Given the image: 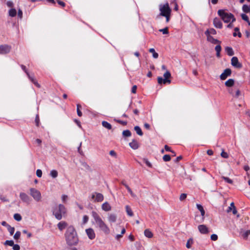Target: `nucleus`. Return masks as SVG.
Masks as SVG:
<instances>
[{"label": "nucleus", "mask_w": 250, "mask_h": 250, "mask_svg": "<svg viewBox=\"0 0 250 250\" xmlns=\"http://www.w3.org/2000/svg\"><path fill=\"white\" fill-rule=\"evenodd\" d=\"M129 146L133 149H136L139 147V145L138 142H130Z\"/></svg>", "instance_id": "nucleus-20"}, {"label": "nucleus", "mask_w": 250, "mask_h": 250, "mask_svg": "<svg viewBox=\"0 0 250 250\" xmlns=\"http://www.w3.org/2000/svg\"><path fill=\"white\" fill-rule=\"evenodd\" d=\"M13 250H20V246L18 244H14L13 246Z\"/></svg>", "instance_id": "nucleus-56"}, {"label": "nucleus", "mask_w": 250, "mask_h": 250, "mask_svg": "<svg viewBox=\"0 0 250 250\" xmlns=\"http://www.w3.org/2000/svg\"><path fill=\"white\" fill-rule=\"evenodd\" d=\"M193 243V240L192 239H189L188 240L186 244V247L188 249H189L191 248V245Z\"/></svg>", "instance_id": "nucleus-38"}, {"label": "nucleus", "mask_w": 250, "mask_h": 250, "mask_svg": "<svg viewBox=\"0 0 250 250\" xmlns=\"http://www.w3.org/2000/svg\"><path fill=\"white\" fill-rule=\"evenodd\" d=\"M30 194L33 198V199L37 202L41 201L42 195L39 190L34 188H30Z\"/></svg>", "instance_id": "nucleus-6"}, {"label": "nucleus", "mask_w": 250, "mask_h": 250, "mask_svg": "<svg viewBox=\"0 0 250 250\" xmlns=\"http://www.w3.org/2000/svg\"><path fill=\"white\" fill-rule=\"evenodd\" d=\"M222 179H223L226 182L229 184H232L233 183L232 180L228 177L223 176Z\"/></svg>", "instance_id": "nucleus-43"}, {"label": "nucleus", "mask_w": 250, "mask_h": 250, "mask_svg": "<svg viewBox=\"0 0 250 250\" xmlns=\"http://www.w3.org/2000/svg\"><path fill=\"white\" fill-rule=\"evenodd\" d=\"M159 10L160 13L158 17H165L166 19V21L168 22L170 20L171 12V10L168 3H166L164 4L160 5Z\"/></svg>", "instance_id": "nucleus-3"}, {"label": "nucleus", "mask_w": 250, "mask_h": 250, "mask_svg": "<svg viewBox=\"0 0 250 250\" xmlns=\"http://www.w3.org/2000/svg\"><path fill=\"white\" fill-rule=\"evenodd\" d=\"M14 244V243L13 240H6L4 243V245H8L10 246H13Z\"/></svg>", "instance_id": "nucleus-41"}, {"label": "nucleus", "mask_w": 250, "mask_h": 250, "mask_svg": "<svg viewBox=\"0 0 250 250\" xmlns=\"http://www.w3.org/2000/svg\"><path fill=\"white\" fill-rule=\"evenodd\" d=\"M207 153L208 155L210 156L212 155L213 154V152L211 149L208 150Z\"/></svg>", "instance_id": "nucleus-59"}, {"label": "nucleus", "mask_w": 250, "mask_h": 250, "mask_svg": "<svg viewBox=\"0 0 250 250\" xmlns=\"http://www.w3.org/2000/svg\"><path fill=\"white\" fill-rule=\"evenodd\" d=\"M150 53L152 54L153 57L156 59L158 57V54L156 53L153 48H150L149 50Z\"/></svg>", "instance_id": "nucleus-30"}, {"label": "nucleus", "mask_w": 250, "mask_h": 250, "mask_svg": "<svg viewBox=\"0 0 250 250\" xmlns=\"http://www.w3.org/2000/svg\"><path fill=\"white\" fill-rule=\"evenodd\" d=\"M57 2H58V3L60 5H61V6H62V7H64V6H65V3H64L62 1H61V0H57Z\"/></svg>", "instance_id": "nucleus-61"}, {"label": "nucleus", "mask_w": 250, "mask_h": 250, "mask_svg": "<svg viewBox=\"0 0 250 250\" xmlns=\"http://www.w3.org/2000/svg\"><path fill=\"white\" fill-rule=\"evenodd\" d=\"M160 32H162L164 34H167L168 33L167 27H166L164 29H160Z\"/></svg>", "instance_id": "nucleus-52"}, {"label": "nucleus", "mask_w": 250, "mask_h": 250, "mask_svg": "<svg viewBox=\"0 0 250 250\" xmlns=\"http://www.w3.org/2000/svg\"><path fill=\"white\" fill-rule=\"evenodd\" d=\"M216 34V31L213 28H211L209 30H207L205 32L206 35H210V34L215 35Z\"/></svg>", "instance_id": "nucleus-28"}, {"label": "nucleus", "mask_w": 250, "mask_h": 250, "mask_svg": "<svg viewBox=\"0 0 250 250\" xmlns=\"http://www.w3.org/2000/svg\"><path fill=\"white\" fill-rule=\"evenodd\" d=\"M102 125L105 128L108 129H111L112 128L111 125L108 123V122L106 121H103L102 122Z\"/></svg>", "instance_id": "nucleus-27"}, {"label": "nucleus", "mask_w": 250, "mask_h": 250, "mask_svg": "<svg viewBox=\"0 0 250 250\" xmlns=\"http://www.w3.org/2000/svg\"><path fill=\"white\" fill-rule=\"evenodd\" d=\"M58 173L57 170H52L50 171V175L53 178H55L58 176Z\"/></svg>", "instance_id": "nucleus-31"}, {"label": "nucleus", "mask_w": 250, "mask_h": 250, "mask_svg": "<svg viewBox=\"0 0 250 250\" xmlns=\"http://www.w3.org/2000/svg\"><path fill=\"white\" fill-rule=\"evenodd\" d=\"M14 218L17 221H20L22 219L21 215L19 213H15L14 215Z\"/></svg>", "instance_id": "nucleus-33"}, {"label": "nucleus", "mask_w": 250, "mask_h": 250, "mask_svg": "<svg viewBox=\"0 0 250 250\" xmlns=\"http://www.w3.org/2000/svg\"><path fill=\"white\" fill-rule=\"evenodd\" d=\"M231 207H232V213L233 214H236L237 212V211L236 210V207L234 206V204L233 202L231 203L230 204Z\"/></svg>", "instance_id": "nucleus-40"}, {"label": "nucleus", "mask_w": 250, "mask_h": 250, "mask_svg": "<svg viewBox=\"0 0 250 250\" xmlns=\"http://www.w3.org/2000/svg\"><path fill=\"white\" fill-rule=\"evenodd\" d=\"M125 187L127 189V191L130 193L132 197H134L135 195L133 193L132 191L131 190V188L129 187V186L128 185H125Z\"/></svg>", "instance_id": "nucleus-49"}, {"label": "nucleus", "mask_w": 250, "mask_h": 250, "mask_svg": "<svg viewBox=\"0 0 250 250\" xmlns=\"http://www.w3.org/2000/svg\"><path fill=\"white\" fill-rule=\"evenodd\" d=\"M117 215L115 214L111 213L108 216V220L110 223H114L116 221Z\"/></svg>", "instance_id": "nucleus-17"}, {"label": "nucleus", "mask_w": 250, "mask_h": 250, "mask_svg": "<svg viewBox=\"0 0 250 250\" xmlns=\"http://www.w3.org/2000/svg\"><path fill=\"white\" fill-rule=\"evenodd\" d=\"M225 50L228 55H229L230 56L233 55L234 52H233L232 48H231L230 47H227L225 48Z\"/></svg>", "instance_id": "nucleus-24"}, {"label": "nucleus", "mask_w": 250, "mask_h": 250, "mask_svg": "<svg viewBox=\"0 0 250 250\" xmlns=\"http://www.w3.org/2000/svg\"><path fill=\"white\" fill-rule=\"evenodd\" d=\"M109 154L113 157H116V153L114 150H110L109 152Z\"/></svg>", "instance_id": "nucleus-57"}, {"label": "nucleus", "mask_w": 250, "mask_h": 250, "mask_svg": "<svg viewBox=\"0 0 250 250\" xmlns=\"http://www.w3.org/2000/svg\"><path fill=\"white\" fill-rule=\"evenodd\" d=\"M17 11L15 9H11L9 11V15L11 17H15L16 15Z\"/></svg>", "instance_id": "nucleus-32"}, {"label": "nucleus", "mask_w": 250, "mask_h": 250, "mask_svg": "<svg viewBox=\"0 0 250 250\" xmlns=\"http://www.w3.org/2000/svg\"><path fill=\"white\" fill-rule=\"evenodd\" d=\"M241 17L242 19L244 21H247H247H249V18H248V17L246 14H242L241 15Z\"/></svg>", "instance_id": "nucleus-48"}, {"label": "nucleus", "mask_w": 250, "mask_h": 250, "mask_svg": "<svg viewBox=\"0 0 250 250\" xmlns=\"http://www.w3.org/2000/svg\"><path fill=\"white\" fill-rule=\"evenodd\" d=\"M234 83V80L230 79L228 80L225 82V85L228 87H230L233 86Z\"/></svg>", "instance_id": "nucleus-25"}, {"label": "nucleus", "mask_w": 250, "mask_h": 250, "mask_svg": "<svg viewBox=\"0 0 250 250\" xmlns=\"http://www.w3.org/2000/svg\"><path fill=\"white\" fill-rule=\"evenodd\" d=\"M197 208L201 212V214L203 218H204V216L205 214V211L204 210V209L203 207V206L200 204H197L196 205Z\"/></svg>", "instance_id": "nucleus-21"}, {"label": "nucleus", "mask_w": 250, "mask_h": 250, "mask_svg": "<svg viewBox=\"0 0 250 250\" xmlns=\"http://www.w3.org/2000/svg\"><path fill=\"white\" fill-rule=\"evenodd\" d=\"M57 226L59 230L62 231L67 227V224L64 221H61L58 224Z\"/></svg>", "instance_id": "nucleus-16"}, {"label": "nucleus", "mask_w": 250, "mask_h": 250, "mask_svg": "<svg viewBox=\"0 0 250 250\" xmlns=\"http://www.w3.org/2000/svg\"><path fill=\"white\" fill-rule=\"evenodd\" d=\"M163 159L165 162H168L170 160L171 157L169 155L166 154L163 156Z\"/></svg>", "instance_id": "nucleus-36"}, {"label": "nucleus", "mask_w": 250, "mask_h": 250, "mask_svg": "<svg viewBox=\"0 0 250 250\" xmlns=\"http://www.w3.org/2000/svg\"><path fill=\"white\" fill-rule=\"evenodd\" d=\"M1 225L3 226H5L6 227H8V226H10L9 225H8L5 221H2L1 222Z\"/></svg>", "instance_id": "nucleus-62"}, {"label": "nucleus", "mask_w": 250, "mask_h": 250, "mask_svg": "<svg viewBox=\"0 0 250 250\" xmlns=\"http://www.w3.org/2000/svg\"><path fill=\"white\" fill-rule=\"evenodd\" d=\"M88 216H87V215H84L83 217V223L84 224H85L88 221Z\"/></svg>", "instance_id": "nucleus-55"}, {"label": "nucleus", "mask_w": 250, "mask_h": 250, "mask_svg": "<svg viewBox=\"0 0 250 250\" xmlns=\"http://www.w3.org/2000/svg\"><path fill=\"white\" fill-rule=\"evenodd\" d=\"M210 238L213 241H216L218 239V236L216 234H213L211 235Z\"/></svg>", "instance_id": "nucleus-54"}, {"label": "nucleus", "mask_w": 250, "mask_h": 250, "mask_svg": "<svg viewBox=\"0 0 250 250\" xmlns=\"http://www.w3.org/2000/svg\"><path fill=\"white\" fill-rule=\"evenodd\" d=\"M85 231L87 235L90 240H93L95 238V233L92 229H87L85 230Z\"/></svg>", "instance_id": "nucleus-11"}, {"label": "nucleus", "mask_w": 250, "mask_h": 250, "mask_svg": "<svg viewBox=\"0 0 250 250\" xmlns=\"http://www.w3.org/2000/svg\"><path fill=\"white\" fill-rule=\"evenodd\" d=\"M64 237L66 244L69 246H77L79 243V237L77 231L72 226L67 228L64 233Z\"/></svg>", "instance_id": "nucleus-1"}, {"label": "nucleus", "mask_w": 250, "mask_h": 250, "mask_svg": "<svg viewBox=\"0 0 250 250\" xmlns=\"http://www.w3.org/2000/svg\"><path fill=\"white\" fill-rule=\"evenodd\" d=\"M218 13L222 19L225 22H229L230 21L233 22L235 20V19L232 14L226 13L224 10H219Z\"/></svg>", "instance_id": "nucleus-5"}, {"label": "nucleus", "mask_w": 250, "mask_h": 250, "mask_svg": "<svg viewBox=\"0 0 250 250\" xmlns=\"http://www.w3.org/2000/svg\"><path fill=\"white\" fill-rule=\"evenodd\" d=\"M20 197L22 202L29 204L31 202V198L26 193L24 192H21L20 194Z\"/></svg>", "instance_id": "nucleus-9"}, {"label": "nucleus", "mask_w": 250, "mask_h": 250, "mask_svg": "<svg viewBox=\"0 0 250 250\" xmlns=\"http://www.w3.org/2000/svg\"><path fill=\"white\" fill-rule=\"evenodd\" d=\"M241 233L243 238L245 240H247L249 235L250 234V229L245 231L243 232H241Z\"/></svg>", "instance_id": "nucleus-23"}, {"label": "nucleus", "mask_w": 250, "mask_h": 250, "mask_svg": "<svg viewBox=\"0 0 250 250\" xmlns=\"http://www.w3.org/2000/svg\"><path fill=\"white\" fill-rule=\"evenodd\" d=\"M10 47L8 45H1L0 46V54H6L10 51Z\"/></svg>", "instance_id": "nucleus-14"}, {"label": "nucleus", "mask_w": 250, "mask_h": 250, "mask_svg": "<svg viewBox=\"0 0 250 250\" xmlns=\"http://www.w3.org/2000/svg\"><path fill=\"white\" fill-rule=\"evenodd\" d=\"M31 81L34 83L35 85H36L38 87L40 88L41 87L39 83L37 82V81L34 79L33 78L31 77L30 78Z\"/></svg>", "instance_id": "nucleus-46"}, {"label": "nucleus", "mask_w": 250, "mask_h": 250, "mask_svg": "<svg viewBox=\"0 0 250 250\" xmlns=\"http://www.w3.org/2000/svg\"><path fill=\"white\" fill-rule=\"evenodd\" d=\"M215 50L217 52V56L218 57H220V52L221 50V47L220 45H218L215 47Z\"/></svg>", "instance_id": "nucleus-35"}, {"label": "nucleus", "mask_w": 250, "mask_h": 250, "mask_svg": "<svg viewBox=\"0 0 250 250\" xmlns=\"http://www.w3.org/2000/svg\"><path fill=\"white\" fill-rule=\"evenodd\" d=\"M91 199L95 202H101L104 200V195L100 193L95 192L91 195Z\"/></svg>", "instance_id": "nucleus-8"}, {"label": "nucleus", "mask_w": 250, "mask_h": 250, "mask_svg": "<svg viewBox=\"0 0 250 250\" xmlns=\"http://www.w3.org/2000/svg\"><path fill=\"white\" fill-rule=\"evenodd\" d=\"M187 195L186 193H182L180 195L179 199L181 201H183L186 199Z\"/></svg>", "instance_id": "nucleus-44"}, {"label": "nucleus", "mask_w": 250, "mask_h": 250, "mask_svg": "<svg viewBox=\"0 0 250 250\" xmlns=\"http://www.w3.org/2000/svg\"><path fill=\"white\" fill-rule=\"evenodd\" d=\"M243 11L246 13H250V9L249 6L247 5L244 4L242 7Z\"/></svg>", "instance_id": "nucleus-34"}, {"label": "nucleus", "mask_w": 250, "mask_h": 250, "mask_svg": "<svg viewBox=\"0 0 250 250\" xmlns=\"http://www.w3.org/2000/svg\"><path fill=\"white\" fill-rule=\"evenodd\" d=\"M221 156L224 158H228L229 157V155L228 153L223 150L221 153Z\"/></svg>", "instance_id": "nucleus-51"}, {"label": "nucleus", "mask_w": 250, "mask_h": 250, "mask_svg": "<svg viewBox=\"0 0 250 250\" xmlns=\"http://www.w3.org/2000/svg\"><path fill=\"white\" fill-rule=\"evenodd\" d=\"M206 36L207 37L208 41L210 42L211 43H212L213 44H217V43L220 42L219 41H218L216 39H214L210 35H206Z\"/></svg>", "instance_id": "nucleus-19"}, {"label": "nucleus", "mask_w": 250, "mask_h": 250, "mask_svg": "<svg viewBox=\"0 0 250 250\" xmlns=\"http://www.w3.org/2000/svg\"><path fill=\"white\" fill-rule=\"evenodd\" d=\"M165 150H166V151H170V152H171V153H174V156H176V153H175V152L174 151H173L172 150H171V148H170L169 146H167V145H165Z\"/></svg>", "instance_id": "nucleus-42"}, {"label": "nucleus", "mask_w": 250, "mask_h": 250, "mask_svg": "<svg viewBox=\"0 0 250 250\" xmlns=\"http://www.w3.org/2000/svg\"><path fill=\"white\" fill-rule=\"evenodd\" d=\"M66 211V209L65 207L62 204H60L58 207L53 208V214L57 220H60L62 219V215L65 214Z\"/></svg>", "instance_id": "nucleus-4"}, {"label": "nucleus", "mask_w": 250, "mask_h": 250, "mask_svg": "<svg viewBox=\"0 0 250 250\" xmlns=\"http://www.w3.org/2000/svg\"><path fill=\"white\" fill-rule=\"evenodd\" d=\"M199 231L202 234H207L208 232V228L204 225H200L198 227Z\"/></svg>", "instance_id": "nucleus-13"}, {"label": "nucleus", "mask_w": 250, "mask_h": 250, "mask_svg": "<svg viewBox=\"0 0 250 250\" xmlns=\"http://www.w3.org/2000/svg\"><path fill=\"white\" fill-rule=\"evenodd\" d=\"M77 106V111L78 115L80 117H81L82 115V113L80 111V108H81V105L79 104H78Z\"/></svg>", "instance_id": "nucleus-39"}, {"label": "nucleus", "mask_w": 250, "mask_h": 250, "mask_svg": "<svg viewBox=\"0 0 250 250\" xmlns=\"http://www.w3.org/2000/svg\"><path fill=\"white\" fill-rule=\"evenodd\" d=\"M134 130L136 132V133L140 136L143 135V132L142 131V130L141 128L138 126H136L134 127Z\"/></svg>", "instance_id": "nucleus-29"}, {"label": "nucleus", "mask_w": 250, "mask_h": 250, "mask_svg": "<svg viewBox=\"0 0 250 250\" xmlns=\"http://www.w3.org/2000/svg\"><path fill=\"white\" fill-rule=\"evenodd\" d=\"M144 234L146 237L149 238H151L153 237L152 232L148 229H146L144 231Z\"/></svg>", "instance_id": "nucleus-22"}, {"label": "nucleus", "mask_w": 250, "mask_h": 250, "mask_svg": "<svg viewBox=\"0 0 250 250\" xmlns=\"http://www.w3.org/2000/svg\"><path fill=\"white\" fill-rule=\"evenodd\" d=\"M125 209H126V213L128 214V215H129L130 216H133V213L132 211L131 208H130V207L129 206L127 205L125 206Z\"/></svg>", "instance_id": "nucleus-26"}, {"label": "nucleus", "mask_w": 250, "mask_h": 250, "mask_svg": "<svg viewBox=\"0 0 250 250\" xmlns=\"http://www.w3.org/2000/svg\"><path fill=\"white\" fill-rule=\"evenodd\" d=\"M21 234V232L19 231H17L14 235V239L16 240L18 239L20 237Z\"/></svg>", "instance_id": "nucleus-47"}, {"label": "nucleus", "mask_w": 250, "mask_h": 250, "mask_svg": "<svg viewBox=\"0 0 250 250\" xmlns=\"http://www.w3.org/2000/svg\"><path fill=\"white\" fill-rule=\"evenodd\" d=\"M144 126L147 129H149L150 128V125L147 123H145L144 124Z\"/></svg>", "instance_id": "nucleus-64"}, {"label": "nucleus", "mask_w": 250, "mask_h": 250, "mask_svg": "<svg viewBox=\"0 0 250 250\" xmlns=\"http://www.w3.org/2000/svg\"><path fill=\"white\" fill-rule=\"evenodd\" d=\"M136 90H137V86L134 85L133 86L132 88V92L134 94H135L136 93Z\"/></svg>", "instance_id": "nucleus-58"}, {"label": "nucleus", "mask_w": 250, "mask_h": 250, "mask_svg": "<svg viewBox=\"0 0 250 250\" xmlns=\"http://www.w3.org/2000/svg\"><path fill=\"white\" fill-rule=\"evenodd\" d=\"M123 135L126 137L130 136L131 135V132L129 130H126L123 131Z\"/></svg>", "instance_id": "nucleus-45"}, {"label": "nucleus", "mask_w": 250, "mask_h": 250, "mask_svg": "<svg viewBox=\"0 0 250 250\" xmlns=\"http://www.w3.org/2000/svg\"><path fill=\"white\" fill-rule=\"evenodd\" d=\"M35 121H36L37 125L38 126L39 125V116L38 115L36 116Z\"/></svg>", "instance_id": "nucleus-63"}, {"label": "nucleus", "mask_w": 250, "mask_h": 250, "mask_svg": "<svg viewBox=\"0 0 250 250\" xmlns=\"http://www.w3.org/2000/svg\"><path fill=\"white\" fill-rule=\"evenodd\" d=\"M231 65L237 68H240L242 67V64L239 62L238 59L236 57H233L231 58Z\"/></svg>", "instance_id": "nucleus-10"}, {"label": "nucleus", "mask_w": 250, "mask_h": 250, "mask_svg": "<svg viewBox=\"0 0 250 250\" xmlns=\"http://www.w3.org/2000/svg\"><path fill=\"white\" fill-rule=\"evenodd\" d=\"M213 24L216 28H221L222 27V23L218 18H215L213 20Z\"/></svg>", "instance_id": "nucleus-18"}, {"label": "nucleus", "mask_w": 250, "mask_h": 250, "mask_svg": "<svg viewBox=\"0 0 250 250\" xmlns=\"http://www.w3.org/2000/svg\"><path fill=\"white\" fill-rule=\"evenodd\" d=\"M182 159V156H178L175 159V162L177 163L179 161H180Z\"/></svg>", "instance_id": "nucleus-60"}, {"label": "nucleus", "mask_w": 250, "mask_h": 250, "mask_svg": "<svg viewBox=\"0 0 250 250\" xmlns=\"http://www.w3.org/2000/svg\"><path fill=\"white\" fill-rule=\"evenodd\" d=\"M102 208L105 211H108L111 209V207L107 202H105L102 205Z\"/></svg>", "instance_id": "nucleus-15"}, {"label": "nucleus", "mask_w": 250, "mask_h": 250, "mask_svg": "<svg viewBox=\"0 0 250 250\" xmlns=\"http://www.w3.org/2000/svg\"><path fill=\"white\" fill-rule=\"evenodd\" d=\"M91 214L95 223L98 226L100 229L102 230L105 234H109L110 232L109 228L103 221L99 215L95 211H92Z\"/></svg>", "instance_id": "nucleus-2"}, {"label": "nucleus", "mask_w": 250, "mask_h": 250, "mask_svg": "<svg viewBox=\"0 0 250 250\" xmlns=\"http://www.w3.org/2000/svg\"><path fill=\"white\" fill-rule=\"evenodd\" d=\"M231 71L230 69H226L224 70V72L220 75V79L221 80H225L228 76L230 75Z\"/></svg>", "instance_id": "nucleus-12"}, {"label": "nucleus", "mask_w": 250, "mask_h": 250, "mask_svg": "<svg viewBox=\"0 0 250 250\" xmlns=\"http://www.w3.org/2000/svg\"><path fill=\"white\" fill-rule=\"evenodd\" d=\"M36 175L38 177H41L42 176V171L41 169H37L36 171Z\"/></svg>", "instance_id": "nucleus-53"}, {"label": "nucleus", "mask_w": 250, "mask_h": 250, "mask_svg": "<svg viewBox=\"0 0 250 250\" xmlns=\"http://www.w3.org/2000/svg\"><path fill=\"white\" fill-rule=\"evenodd\" d=\"M7 228L10 235H12L14 233L15 228L14 227H11L10 226H8V227Z\"/></svg>", "instance_id": "nucleus-37"}, {"label": "nucleus", "mask_w": 250, "mask_h": 250, "mask_svg": "<svg viewBox=\"0 0 250 250\" xmlns=\"http://www.w3.org/2000/svg\"><path fill=\"white\" fill-rule=\"evenodd\" d=\"M143 161L146 163V164L149 167H152L151 164L148 161V160L146 158L143 159Z\"/></svg>", "instance_id": "nucleus-50"}, {"label": "nucleus", "mask_w": 250, "mask_h": 250, "mask_svg": "<svg viewBox=\"0 0 250 250\" xmlns=\"http://www.w3.org/2000/svg\"><path fill=\"white\" fill-rule=\"evenodd\" d=\"M170 76H171V75H170V73H169V72L168 71H166V72L164 74V77L165 79H163L162 77H158V83L159 84H162V83L165 84V83H170V80H169L168 79L170 78Z\"/></svg>", "instance_id": "nucleus-7"}]
</instances>
